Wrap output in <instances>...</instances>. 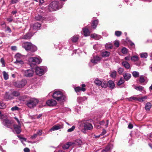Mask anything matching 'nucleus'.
<instances>
[{"label": "nucleus", "instance_id": "1", "mask_svg": "<svg viewBox=\"0 0 152 152\" xmlns=\"http://www.w3.org/2000/svg\"><path fill=\"white\" fill-rule=\"evenodd\" d=\"M80 128L83 132L85 133L86 130L92 129L93 126L91 124L85 121L82 122L80 124Z\"/></svg>", "mask_w": 152, "mask_h": 152}, {"label": "nucleus", "instance_id": "2", "mask_svg": "<svg viewBox=\"0 0 152 152\" xmlns=\"http://www.w3.org/2000/svg\"><path fill=\"white\" fill-rule=\"evenodd\" d=\"M53 97L58 101L64 100L66 98V96L59 91L54 92L53 94Z\"/></svg>", "mask_w": 152, "mask_h": 152}, {"label": "nucleus", "instance_id": "3", "mask_svg": "<svg viewBox=\"0 0 152 152\" xmlns=\"http://www.w3.org/2000/svg\"><path fill=\"white\" fill-rule=\"evenodd\" d=\"M38 102L39 101L37 99L33 98L27 100L26 102V104L28 107L32 108L35 107Z\"/></svg>", "mask_w": 152, "mask_h": 152}, {"label": "nucleus", "instance_id": "4", "mask_svg": "<svg viewBox=\"0 0 152 152\" xmlns=\"http://www.w3.org/2000/svg\"><path fill=\"white\" fill-rule=\"evenodd\" d=\"M29 64L32 66V65L39 64L41 62V59L37 57H31L28 59Z\"/></svg>", "mask_w": 152, "mask_h": 152}, {"label": "nucleus", "instance_id": "5", "mask_svg": "<svg viewBox=\"0 0 152 152\" xmlns=\"http://www.w3.org/2000/svg\"><path fill=\"white\" fill-rule=\"evenodd\" d=\"M59 2L56 1L52 2L49 4L48 9L50 11H56L58 9Z\"/></svg>", "mask_w": 152, "mask_h": 152}, {"label": "nucleus", "instance_id": "6", "mask_svg": "<svg viewBox=\"0 0 152 152\" xmlns=\"http://www.w3.org/2000/svg\"><path fill=\"white\" fill-rule=\"evenodd\" d=\"M27 81L25 79H23L21 81H17L14 83V85L18 88L23 87L26 84Z\"/></svg>", "mask_w": 152, "mask_h": 152}, {"label": "nucleus", "instance_id": "7", "mask_svg": "<svg viewBox=\"0 0 152 152\" xmlns=\"http://www.w3.org/2000/svg\"><path fill=\"white\" fill-rule=\"evenodd\" d=\"M22 72L23 76L26 77H32L34 74V71L31 69L23 70Z\"/></svg>", "mask_w": 152, "mask_h": 152}, {"label": "nucleus", "instance_id": "8", "mask_svg": "<svg viewBox=\"0 0 152 152\" xmlns=\"http://www.w3.org/2000/svg\"><path fill=\"white\" fill-rule=\"evenodd\" d=\"M35 72L37 75L39 76H41L44 74V70L42 67H37L35 69Z\"/></svg>", "mask_w": 152, "mask_h": 152}, {"label": "nucleus", "instance_id": "9", "mask_svg": "<svg viewBox=\"0 0 152 152\" xmlns=\"http://www.w3.org/2000/svg\"><path fill=\"white\" fill-rule=\"evenodd\" d=\"M41 26V24L39 23H36L34 24L31 25L30 30L34 29L35 30H38L39 29Z\"/></svg>", "mask_w": 152, "mask_h": 152}, {"label": "nucleus", "instance_id": "10", "mask_svg": "<svg viewBox=\"0 0 152 152\" xmlns=\"http://www.w3.org/2000/svg\"><path fill=\"white\" fill-rule=\"evenodd\" d=\"M63 128V125L58 124L53 126L50 130V132L60 129Z\"/></svg>", "mask_w": 152, "mask_h": 152}, {"label": "nucleus", "instance_id": "11", "mask_svg": "<svg viewBox=\"0 0 152 152\" xmlns=\"http://www.w3.org/2000/svg\"><path fill=\"white\" fill-rule=\"evenodd\" d=\"M46 104L49 106H55L56 104V102L54 100L51 99L47 101Z\"/></svg>", "mask_w": 152, "mask_h": 152}, {"label": "nucleus", "instance_id": "12", "mask_svg": "<svg viewBox=\"0 0 152 152\" xmlns=\"http://www.w3.org/2000/svg\"><path fill=\"white\" fill-rule=\"evenodd\" d=\"M32 36V35L31 32H28L23 35L21 39H31Z\"/></svg>", "mask_w": 152, "mask_h": 152}, {"label": "nucleus", "instance_id": "13", "mask_svg": "<svg viewBox=\"0 0 152 152\" xmlns=\"http://www.w3.org/2000/svg\"><path fill=\"white\" fill-rule=\"evenodd\" d=\"M82 88L80 87H77L75 88V91L77 92H79L80 91H86V89L84 88L86 86V85L84 84H83L82 85Z\"/></svg>", "mask_w": 152, "mask_h": 152}, {"label": "nucleus", "instance_id": "14", "mask_svg": "<svg viewBox=\"0 0 152 152\" xmlns=\"http://www.w3.org/2000/svg\"><path fill=\"white\" fill-rule=\"evenodd\" d=\"M31 43L30 42H24L22 44V47L25 48L26 50L28 51Z\"/></svg>", "mask_w": 152, "mask_h": 152}, {"label": "nucleus", "instance_id": "15", "mask_svg": "<svg viewBox=\"0 0 152 152\" xmlns=\"http://www.w3.org/2000/svg\"><path fill=\"white\" fill-rule=\"evenodd\" d=\"M121 65L126 69H129L130 68V64L126 61H123L121 63Z\"/></svg>", "mask_w": 152, "mask_h": 152}, {"label": "nucleus", "instance_id": "16", "mask_svg": "<svg viewBox=\"0 0 152 152\" xmlns=\"http://www.w3.org/2000/svg\"><path fill=\"white\" fill-rule=\"evenodd\" d=\"M14 129L17 134H19L21 132L20 126L16 124L13 125Z\"/></svg>", "mask_w": 152, "mask_h": 152}, {"label": "nucleus", "instance_id": "17", "mask_svg": "<svg viewBox=\"0 0 152 152\" xmlns=\"http://www.w3.org/2000/svg\"><path fill=\"white\" fill-rule=\"evenodd\" d=\"M101 58L99 56H96L94 58V59H92L91 61L92 63L95 64H97L98 62L100 61Z\"/></svg>", "mask_w": 152, "mask_h": 152}, {"label": "nucleus", "instance_id": "18", "mask_svg": "<svg viewBox=\"0 0 152 152\" xmlns=\"http://www.w3.org/2000/svg\"><path fill=\"white\" fill-rule=\"evenodd\" d=\"M123 76L124 79H125L126 81L129 80L131 77V74L127 73H124Z\"/></svg>", "mask_w": 152, "mask_h": 152}, {"label": "nucleus", "instance_id": "19", "mask_svg": "<svg viewBox=\"0 0 152 152\" xmlns=\"http://www.w3.org/2000/svg\"><path fill=\"white\" fill-rule=\"evenodd\" d=\"M107 85L108 87L111 89H113L115 87V84L113 81L110 80L107 82Z\"/></svg>", "mask_w": 152, "mask_h": 152}, {"label": "nucleus", "instance_id": "20", "mask_svg": "<svg viewBox=\"0 0 152 152\" xmlns=\"http://www.w3.org/2000/svg\"><path fill=\"white\" fill-rule=\"evenodd\" d=\"M37 50V47L36 46L31 43L28 51H31V52H34Z\"/></svg>", "mask_w": 152, "mask_h": 152}, {"label": "nucleus", "instance_id": "21", "mask_svg": "<svg viewBox=\"0 0 152 152\" xmlns=\"http://www.w3.org/2000/svg\"><path fill=\"white\" fill-rule=\"evenodd\" d=\"M73 143L72 142H68L63 145V148L64 149H68L70 146L73 145Z\"/></svg>", "mask_w": 152, "mask_h": 152}, {"label": "nucleus", "instance_id": "22", "mask_svg": "<svg viewBox=\"0 0 152 152\" xmlns=\"http://www.w3.org/2000/svg\"><path fill=\"white\" fill-rule=\"evenodd\" d=\"M4 98L7 100H10L13 99V97L11 96V95L7 92L5 93Z\"/></svg>", "mask_w": 152, "mask_h": 152}, {"label": "nucleus", "instance_id": "23", "mask_svg": "<svg viewBox=\"0 0 152 152\" xmlns=\"http://www.w3.org/2000/svg\"><path fill=\"white\" fill-rule=\"evenodd\" d=\"M110 52L107 51H105L102 53V57H107L110 55Z\"/></svg>", "mask_w": 152, "mask_h": 152}, {"label": "nucleus", "instance_id": "24", "mask_svg": "<svg viewBox=\"0 0 152 152\" xmlns=\"http://www.w3.org/2000/svg\"><path fill=\"white\" fill-rule=\"evenodd\" d=\"M91 37L95 39L98 40L100 39V37L96 34H92L91 35Z\"/></svg>", "mask_w": 152, "mask_h": 152}, {"label": "nucleus", "instance_id": "25", "mask_svg": "<svg viewBox=\"0 0 152 152\" xmlns=\"http://www.w3.org/2000/svg\"><path fill=\"white\" fill-rule=\"evenodd\" d=\"M4 79L5 80H7L9 78V75L8 73L6 72L5 71H4L2 72Z\"/></svg>", "mask_w": 152, "mask_h": 152}, {"label": "nucleus", "instance_id": "26", "mask_svg": "<svg viewBox=\"0 0 152 152\" xmlns=\"http://www.w3.org/2000/svg\"><path fill=\"white\" fill-rule=\"evenodd\" d=\"M101 85V86L103 88H106L107 87V83L104 80L102 81Z\"/></svg>", "mask_w": 152, "mask_h": 152}, {"label": "nucleus", "instance_id": "27", "mask_svg": "<svg viewBox=\"0 0 152 152\" xmlns=\"http://www.w3.org/2000/svg\"><path fill=\"white\" fill-rule=\"evenodd\" d=\"M98 23V21L97 20H94L93 21L92 23V26L94 28H95Z\"/></svg>", "mask_w": 152, "mask_h": 152}, {"label": "nucleus", "instance_id": "28", "mask_svg": "<svg viewBox=\"0 0 152 152\" xmlns=\"http://www.w3.org/2000/svg\"><path fill=\"white\" fill-rule=\"evenodd\" d=\"M151 107V104L150 102H148L145 105V109L147 111H148L150 110Z\"/></svg>", "mask_w": 152, "mask_h": 152}, {"label": "nucleus", "instance_id": "29", "mask_svg": "<svg viewBox=\"0 0 152 152\" xmlns=\"http://www.w3.org/2000/svg\"><path fill=\"white\" fill-rule=\"evenodd\" d=\"M124 82V79L122 77H121L117 83V85L118 86H120L123 84Z\"/></svg>", "mask_w": 152, "mask_h": 152}, {"label": "nucleus", "instance_id": "30", "mask_svg": "<svg viewBox=\"0 0 152 152\" xmlns=\"http://www.w3.org/2000/svg\"><path fill=\"white\" fill-rule=\"evenodd\" d=\"M102 81H101L100 80L98 79H96L94 80V83L96 85L98 86H100L101 85Z\"/></svg>", "mask_w": 152, "mask_h": 152}, {"label": "nucleus", "instance_id": "31", "mask_svg": "<svg viewBox=\"0 0 152 152\" xmlns=\"http://www.w3.org/2000/svg\"><path fill=\"white\" fill-rule=\"evenodd\" d=\"M133 76L135 78L138 77L139 76V73L137 71H133L132 72Z\"/></svg>", "mask_w": 152, "mask_h": 152}, {"label": "nucleus", "instance_id": "32", "mask_svg": "<svg viewBox=\"0 0 152 152\" xmlns=\"http://www.w3.org/2000/svg\"><path fill=\"white\" fill-rule=\"evenodd\" d=\"M83 33L84 35L85 36H88L89 34V31L88 29L86 28H85L83 29Z\"/></svg>", "mask_w": 152, "mask_h": 152}, {"label": "nucleus", "instance_id": "33", "mask_svg": "<svg viewBox=\"0 0 152 152\" xmlns=\"http://www.w3.org/2000/svg\"><path fill=\"white\" fill-rule=\"evenodd\" d=\"M72 143H73V145H79L81 144L82 142L80 140H75V142H72Z\"/></svg>", "mask_w": 152, "mask_h": 152}, {"label": "nucleus", "instance_id": "34", "mask_svg": "<svg viewBox=\"0 0 152 152\" xmlns=\"http://www.w3.org/2000/svg\"><path fill=\"white\" fill-rule=\"evenodd\" d=\"M110 150V146L109 145H108L104 149L102 150V152H109Z\"/></svg>", "mask_w": 152, "mask_h": 152}, {"label": "nucleus", "instance_id": "35", "mask_svg": "<svg viewBox=\"0 0 152 152\" xmlns=\"http://www.w3.org/2000/svg\"><path fill=\"white\" fill-rule=\"evenodd\" d=\"M78 39V37L77 36H74L71 38V39L72 42H76Z\"/></svg>", "mask_w": 152, "mask_h": 152}, {"label": "nucleus", "instance_id": "36", "mask_svg": "<svg viewBox=\"0 0 152 152\" xmlns=\"http://www.w3.org/2000/svg\"><path fill=\"white\" fill-rule=\"evenodd\" d=\"M117 72L116 71H114L112 72L110 74V77L113 78H115L116 76Z\"/></svg>", "mask_w": 152, "mask_h": 152}, {"label": "nucleus", "instance_id": "37", "mask_svg": "<svg viewBox=\"0 0 152 152\" xmlns=\"http://www.w3.org/2000/svg\"><path fill=\"white\" fill-rule=\"evenodd\" d=\"M147 97L146 96H144L141 98H137V100L139 101L140 102H142L144 100L147 99Z\"/></svg>", "mask_w": 152, "mask_h": 152}, {"label": "nucleus", "instance_id": "38", "mask_svg": "<svg viewBox=\"0 0 152 152\" xmlns=\"http://www.w3.org/2000/svg\"><path fill=\"white\" fill-rule=\"evenodd\" d=\"M6 107V105L2 102L0 101V109H4Z\"/></svg>", "mask_w": 152, "mask_h": 152}, {"label": "nucleus", "instance_id": "39", "mask_svg": "<svg viewBox=\"0 0 152 152\" xmlns=\"http://www.w3.org/2000/svg\"><path fill=\"white\" fill-rule=\"evenodd\" d=\"M117 71L119 74L121 75L124 71V69L121 67H119L117 69Z\"/></svg>", "mask_w": 152, "mask_h": 152}, {"label": "nucleus", "instance_id": "40", "mask_svg": "<svg viewBox=\"0 0 152 152\" xmlns=\"http://www.w3.org/2000/svg\"><path fill=\"white\" fill-rule=\"evenodd\" d=\"M145 81V79L144 76L143 75H141L140 77L139 82L141 83H143Z\"/></svg>", "mask_w": 152, "mask_h": 152}, {"label": "nucleus", "instance_id": "41", "mask_svg": "<svg viewBox=\"0 0 152 152\" xmlns=\"http://www.w3.org/2000/svg\"><path fill=\"white\" fill-rule=\"evenodd\" d=\"M15 63L18 65H19L20 64L22 65L23 64H24V62L22 60H18L17 59L16 61L15 62Z\"/></svg>", "mask_w": 152, "mask_h": 152}, {"label": "nucleus", "instance_id": "42", "mask_svg": "<svg viewBox=\"0 0 152 152\" xmlns=\"http://www.w3.org/2000/svg\"><path fill=\"white\" fill-rule=\"evenodd\" d=\"M134 88L136 90L140 91H142L143 89V87L142 86H136L134 87Z\"/></svg>", "mask_w": 152, "mask_h": 152}, {"label": "nucleus", "instance_id": "43", "mask_svg": "<svg viewBox=\"0 0 152 152\" xmlns=\"http://www.w3.org/2000/svg\"><path fill=\"white\" fill-rule=\"evenodd\" d=\"M131 59L134 61H136L138 60V57L137 56H134L131 58Z\"/></svg>", "mask_w": 152, "mask_h": 152}, {"label": "nucleus", "instance_id": "44", "mask_svg": "<svg viewBox=\"0 0 152 152\" xmlns=\"http://www.w3.org/2000/svg\"><path fill=\"white\" fill-rule=\"evenodd\" d=\"M127 99L129 101H132L133 100H136L137 99V97L134 96H132L131 97L127 98Z\"/></svg>", "mask_w": 152, "mask_h": 152}, {"label": "nucleus", "instance_id": "45", "mask_svg": "<svg viewBox=\"0 0 152 152\" xmlns=\"http://www.w3.org/2000/svg\"><path fill=\"white\" fill-rule=\"evenodd\" d=\"M115 35L117 37H120L122 34V32L120 31H116L115 33Z\"/></svg>", "mask_w": 152, "mask_h": 152}, {"label": "nucleus", "instance_id": "46", "mask_svg": "<svg viewBox=\"0 0 152 152\" xmlns=\"http://www.w3.org/2000/svg\"><path fill=\"white\" fill-rule=\"evenodd\" d=\"M12 95L14 96H17L19 95V93L18 92L16 91H14L12 94Z\"/></svg>", "mask_w": 152, "mask_h": 152}, {"label": "nucleus", "instance_id": "47", "mask_svg": "<svg viewBox=\"0 0 152 152\" xmlns=\"http://www.w3.org/2000/svg\"><path fill=\"white\" fill-rule=\"evenodd\" d=\"M140 56L141 58H146L148 56V54L147 53H141Z\"/></svg>", "mask_w": 152, "mask_h": 152}, {"label": "nucleus", "instance_id": "48", "mask_svg": "<svg viewBox=\"0 0 152 152\" xmlns=\"http://www.w3.org/2000/svg\"><path fill=\"white\" fill-rule=\"evenodd\" d=\"M42 18V16L39 15L36 16L35 17V19L37 20H40Z\"/></svg>", "mask_w": 152, "mask_h": 152}, {"label": "nucleus", "instance_id": "49", "mask_svg": "<svg viewBox=\"0 0 152 152\" xmlns=\"http://www.w3.org/2000/svg\"><path fill=\"white\" fill-rule=\"evenodd\" d=\"M18 137L19 138L20 140L21 141V142L23 143V141H26V139L25 138L19 135H18Z\"/></svg>", "mask_w": 152, "mask_h": 152}, {"label": "nucleus", "instance_id": "50", "mask_svg": "<svg viewBox=\"0 0 152 152\" xmlns=\"http://www.w3.org/2000/svg\"><path fill=\"white\" fill-rule=\"evenodd\" d=\"M0 62L2 64V66L3 67L5 66V61L3 58H1V59Z\"/></svg>", "mask_w": 152, "mask_h": 152}, {"label": "nucleus", "instance_id": "51", "mask_svg": "<svg viewBox=\"0 0 152 152\" xmlns=\"http://www.w3.org/2000/svg\"><path fill=\"white\" fill-rule=\"evenodd\" d=\"M122 52L124 54L126 53L127 52V50L125 48H123L121 50Z\"/></svg>", "mask_w": 152, "mask_h": 152}, {"label": "nucleus", "instance_id": "52", "mask_svg": "<svg viewBox=\"0 0 152 152\" xmlns=\"http://www.w3.org/2000/svg\"><path fill=\"white\" fill-rule=\"evenodd\" d=\"M7 20L9 22H12L13 20L12 16H10L9 18H7Z\"/></svg>", "mask_w": 152, "mask_h": 152}, {"label": "nucleus", "instance_id": "53", "mask_svg": "<svg viewBox=\"0 0 152 152\" xmlns=\"http://www.w3.org/2000/svg\"><path fill=\"white\" fill-rule=\"evenodd\" d=\"M19 109V108L18 107H17L16 106H15L14 107H12L11 109V110L12 111H14L15 110H18Z\"/></svg>", "mask_w": 152, "mask_h": 152}, {"label": "nucleus", "instance_id": "54", "mask_svg": "<svg viewBox=\"0 0 152 152\" xmlns=\"http://www.w3.org/2000/svg\"><path fill=\"white\" fill-rule=\"evenodd\" d=\"M75 128V126H73L72 127V128L68 129L67 131L68 132H71L74 130Z\"/></svg>", "mask_w": 152, "mask_h": 152}, {"label": "nucleus", "instance_id": "55", "mask_svg": "<svg viewBox=\"0 0 152 152\" xmlns=\"http://www.w3.org/2000/svg\"><path fill=\"white\" fill-rule=\"evenodd\" d=\"M114 44L117 47L119 46V42L118 41H115L114 42Z\"/></svg>", "mask_w": 152, "mask_h": 152}, {"label": "nucleus", "instance_id": "56", "mask_svg": "<svg viewBox=\"0 0 152 152\" xmlns=\"http://www.w3.org/2000/svg\"><path fill=\"white\" fill-rule=\"evenodd\" d=\"M19 1V0H11V4H14L16 3Z\"/></svg>", "mask_w": 152, "mask_h": 152}, {"label": "nucleus", "instance_id": "57", "mask_svg": "<svg viewBox=\"0 0 152 152\" xmlns=\"http://www.w3.org/2000/svg\"><path fill=\"white\" fill-rule=\"evenodd\" d=\"M37 135H41L42 134V131L41 130H39L37 132Z\"/></svg>", "mask_w": 152, "mask_h": 152}, {"label": "nucleus", "instance_id": "58", "mask_svg": "<svg viewBox=\"0 0 152 152\" xmlns=\"http://www.w3.org/2000/svg\"><path fill=\"white\" fill-rule=\"evenodd\" d=\"M131 59L129 56H127L125 57L124 59L126 61H129Z\"/></svg>", "mask_w": 152, "mask_h": 152}, {"label": "nucleus", "instance_id": "59", "mask_svg": "<svg viewBox=\"0 0 152 152\" xmlns=\"http://www.w3.org/2000/svg\"><path fill=\"white\" fill-rule=\"evenodd\" d=\"M24 152H29L30 150L28 148H26L24 149Z\"/></svg>", "mask_w": 152, "mask_h": 152}, {"label": "nucleus", "instance_id": "60", "mask_svg": "<svg viewBox=\"0 0 152 152\" xmlns=\"http://www.w3.org/2000/svg\"><path fill=\"white\" fill-rule=\"evenodd\" d=\"M37 134H34L31 137V138L32 139H34L37 137Z\"/></svg>", "mask_w": 152, "mask_h": 152}, {"label": "nucleus", "instance_id": "61", "mask_svg": "<svg viewBox=\"0 0 152 152\" xmlns=\"http://www.w3.org/2000/svg\"><path fill=\"white\" fill-rule=\"evenodd\" d=\"M133 126L132 124H129L128 126V128L129 129H132L133 128Z\"/></svg>", "mask_w": 152, "mask_h": 152}, {"label": "nucleus", "instance_id": "62", "mask_svg": "<svg viewBox=\"0 0 152 152\" xmlns=\"http://www.w3.org/2000/svg\"><path fill=\"white\" fill-rule=\"evenodd\" d=\"M6 31H8L9 33H10L11 32L10 28L8 26L7 27Z\"/></svg>", "mask_w": 152, "mask_h": 152}, {"label": "nucleus", "instance_id": "63", "mask_svg": "<svg viewBox=\"0 0 152 152\" xmlns=\"http://www.w3.org/2000/svg\"><path fill=\"white\" fill-rule=\"evenodd\" d=\"M11 49L12 50H17V48L15 46H13L11 47Z\"/></svg>", "mask_w": 152, "mask_h": 152}, {"label": "nucleus", "instance_id": "64", "mask_svg": "<svg viewBox=\"0 0 152 152\" xmlns=\"http://www.w3.org/2000/svg\"><path fill=\"white\" fill-rule=\"evenodd\" d=\"M108 123H109V120H107L106 121V124L105 125V126L106 128H107L108 127Z\"/></svg>", "mask_w": 152, "mask_h": 152}]
</instances>
